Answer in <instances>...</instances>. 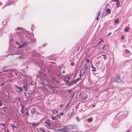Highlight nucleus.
I'll return each mask as SVG.
<instances>
[{"mask_svg":"<svg viewBox=\"0 0 132 132\" xmlns=\"http://www.w3.org/2000/svg\"><path fill=\"white\" fill-rule=\"evenodd\" d=\"M87 68L88 66L87 64L86 63H85L84 64V67H82L80 70L79 75L80 77H81V76H84Z\"/></svg>","mask_w":132,"mask_h":132,"instance_id":"1","label":"nucleus"},{"mask_svg":"<svg viewBox=\"0 0 132 132\" xmlns=\"http://www.w3.org/2000/svg\"><path fill=\"white\" fill-rule=\"evenodd\" d=\"M68 92V96H69L68 99L69 100V103L75 94V93H73L72 90H69ZM69 103H68V104L67 105V107L69 106Z\"/></svg>","mask_w":132,"mask_h":132,"instance_id":"2","label":"nucleus"},{"mask_svg":"<svg viewBox=\"0 0 132 132\" xmlns=\"http://www.w3.org/2000/svg\"><path fill=\"white\" fill-rule=\"evenodd\" d=\"M79 78H78L77 79H75L73 81H71L70 82H69L68 80H67V85L69 86H70L73 85V84H76L79 80Z\"/></svg>","mask_w":132,"mask_h":132,"instance_id":"3","label":"nucleus"},{"mask_svg":"<svg viewBox=\"0 0 132 132\" xmlns=\"http://www.w3.org/2000/svg\"><path fill=\"white\" fill-rule=\"evenodd\" d=\"M56 131H60V132H66V127H64V128H61L60 129H57L56 130Z\"/></svg>","mask_w":132,"mask_h":132,"instance_id":"4","label":"nucleus"},{"mask_svg":"<svg viewBox=\"0 0 132 132\" xmlns=\"http://www.w3.org/2000/svg\"><path fill=\"white\" fill-rule=\"evenodd\" d=\"M120 79V77L119 75H118L116 76L115 79V81L116 82H117L118 81V80Z\"/></svg>","mask_w":132,"mask_h":132,"instance_id":"5","label":"nucleus"},{"mask_svg":"<svg viewBox=\"0 0 132 132\" xmlns=\"http://www.w3.org/2000/svg\"><path fill=\"white\" fill-rule=\"evenodd\" d=\"M27 45V44L26 43L24 42L21 45H19L18 46V48H21L22 47L24 46Z\"/></svg>","mask_w":132,"mask_h":132,"instance_id":"6","label":"nucleus"},{"mask_svg":"<svg viewBox=\"0 0 132 132\" xmlns=\"http://www.w3.org/2000/svg\"><path fill=\"white\" fill-rule=\"evenodd\" d=\"M11 126L12 127L13 130H15L17 128H18L17 127L14 126V125H11Z\"/></svg>","mask_w":132,"mask_h":132,"instance_id":"7","label":"nucleus"},{"mask_svg":"<svg viewBox=\"0 0 132 132\" xmlns=\"http://www.w3.org/2000/svg\"><path fill=\"white\" fill-rule=\"evenodd\" d=\"M106 12L107 14H109L111 13V10L110 9L108 8L106 9Z\"/></svg>","mask_w":132,"mask_h":132,"instance_id":"8","label":"nucleus"},{"mask_svg":"<svg viewBox=\"0 0 132 132\" xmlns=\"http://www.w3.org/2000/svg\"><path fill=\"white\" fill-rule=\"evenodd\" d=\"M15 86L21 92H22V89L21 87H19L17 85H16Z\"/></svg>","mask_w":132,"mask_h":132,"instance_id":"9","label":"nucleus"},{"mask_svg":"<svg viewBox=\"0 0 132 132\" xmlns=\"http://www.w3.org/2000/svg\"><path fill=\"white\" fill-rule=\"evenodd\" d=\"M31 113H35L36 112V110L35 108H32L31 110Z\"/></svg>","mask_w":132,"mask_h":132,"instance_id":"10","label":"nucleus"},{"mask_svg":"<svg viewBox=\"0 0 132 132\" xmlns=\"http://www.w3.org/2000/svg\"><path fill=\"white\" fill-rule=\"evenodd\" d=\"M116 5L117 6V8H118L120 6V3L119 1H118L117 2V3H116Z\"/></svg>","mask_w":132,"mask_h":132,"instance_id":"11","label":"nucleus"},{"mask_svg":"<svg viewBox=\"0 0 132 132\" xmlns=\"http://www.w3.org/2000/svg\"><path fill=\"white\" fill-rule=\"evenodd\" d=\"M87 120L89 122H91L93 121V119L92 117H90L89 118H88Z\"/></svg>","mask_w":132,"mask_h":132,"instance_id":"12","label":"nucleus"},{"mask_svg":"<svg viewBox=\"0 0 132 132\" xmlns=\"http://www.w3.org/2000/svg\"><path fill=\"white\" fill-rule=\"evenodd\" d=\"M27 84H24L23 87V88L25 89V91H26L27 90Z\"/></svg>","mask_w":132,"mask_h":132,"instance_id":"13","label":"nucleus"},{"mask_svg":"<svg viewBox=\"0 0 132 132\" xmlns=\"http://www.w3.org/2000/svg\"><path fill=\"white\" fill-rule=\"evenodd\" d=\"M119 19H117L114 20V22L115 23L117 24L119 23Z\"/></svg>","mask_w":132,"mask_h":132,"instance_id":"14","label":"nucleus"},{"mask_svg":"<svg viewBox=\"0 0 132 132\" xmlns=\"http://www.w3.org/2000/svg\"><path fill=\"white\" fill-rule=\"evenodd\" d=\"M92 68L93 69L92 70V71H96V69L93 67L92 64Z\"/></svg>","mask_w":132,"mask_h":132,"instance_id":"15","label":"nucleus"},{"mask_svg":"<svg viewBox=\"0 0 132 132\" xmlns=\"http://www.w3.org/2000/svg\"><path fill=\"white\" fill-rule=\"evenodd\" d=\"M45 123L46 124H47L48 125L50 126H51V123L50 121H46L45 122Z\"/></svg>","mask_w":132,"mask_h":132,"instance_id":"16","label":"nucleus"},{"mask_svg":"<svg viewBox=\"0 0 132 132\" xmlns=\"http://www.w3.org/2000/svg\"><path fill=\"white\" fill-rule=\"evenodd\" d=\"M64 113L63 112L60 113L59 114H57V116L58 117H59L61 115H63Z\"/></svg>","mask_w":132,"mask_h":132,"instance_id":"17","label":"nucleus"},{"mask_svg":"<svg viewBox=\"0 0 132 132\" xmlns=\"http://www.w3.org/2000/svg\"><path fill=\"white\" fill-rule=\"evenodd\" d=\"M58 112V111L56 110H54L52 111V113L53 114H56Z\"/></svg>","mask_w":132,"mask_h":132,"instance_id":"18","label":"nucleus"},{"mask_svg":"<svg viewBox=\"0 0 132 132\" xmlns=\"http://www.w3.org/2000/svg\"><path fill=\"white\" fill-rule=\"evenodd\" d=\"M102 56L103 57V58L105 59H106L107 58V57L106 55H102Z\"/></svg>","mask_w":132,"mask_h":132,"instance_id":"19","label":"nucleus"},{"mask_svg":"<svg viewBox=\"0 0 132 132\" xmlns=\"http://www.w3.org/2000/svg\"><path fill=\"white\" fill-rule=\"evenodd\" d=\"M129 27H127L125 29V31L126 32H128L129 29Z\"/></svg>","mask_w":132,"mask_h":132,"instance_id":"20","label":"nucleus"},{"mask_svg":"<svg viewBox=\"0 0 132 132\" xmlns=\"http://www.w3.org/2000/svg\"><path fill=\"white\" fill-rule=\"evenodd\" d=\"M100 39L101 40V41L98 42V43L97 44V45H98L100 44L102 42H103V40L102 39Z\"/></svg>","mask_w":132,"mask_h":132,"instance_id":"21","label":"nucleus"},{"mask_svg":"<svg viewBox=\"0 0 132 132\" xmlns=\"http://www.w3.org/2000/svg\"><path fill=\"white\" fill-rule=\"evenodd\" d=\"M32 125L33 126H37L39 124L38 123H37V124H35V123H32Z\"/></svg>","mask_w":132,"mask_h":132,"instance_id":"22","label":"nucleus"},{"mask_svg":"<svg viewBox=\"0 0 132 132\" xmlns=\"http://www.w3.org/2000/svg\"><path fill=\"white\" fill-rule=\"evenodd\" d=\"M125 52L126 53H130V51L127 49L126 50Z\"/></svg>","mask_w":132,"mask_h":132,"instance_id":"23","label":"nucleus"},{"mask_svg":"<svg viewBox=\"0 0 132 132\" xmlns=\"http://www.w3.org/2000/svg\"><path fill=\"white\" fill-rule=\"evenodd\" d=\"M23 28H22V27H18L17 28V30H22L23 29Z\"/></svg>","mask_w":132,"mask_h":132,"instance_id":"24","label":"nucleus"},{"mask_svg":"<svg viewBox=\"0 0 132 132\" xmlns=\"http://www.w3.org/2000/svg\"><path fill=\"white\" fill-rule=\"evenodd\" d=\"M100 63V62L99 61H97L96 63V64L98 65Z\"/></svg>","mask_w":132,"mask_h":132,"instance_id":"25","label":"nucleus"},{"mask_svg":"<svg viewBox=\"0 0 132 132\" xmlns=\"http://www.w3.org/2000/svg\"><path fill=\"white\" fill-rule=\"evenodd\" d=\"M21 113H23V108L22 107L21 109Z\"/></svg>","mask_w":132,"mask_h":132,"instance_id":"26","label":"nucleus"},{"mask_svg":"<svg viewBox=\"0 0 132 132\" xmlns=\"http://www.w3.org/2000/svg\"><path fill=\"white\" fill-rule=\"evenodd\" d=\"M75 63L73 62H71V63H70V65H71V66H73L75 65Z\"/></svg>","mask_w":132,"mask_h":132,"instance_id":"27","label":"nucleus"},{"mask_svg":"<svg viewBox=\"0 0 132 132\" xmlns=\"http://www.w3.org/2000/svg\"><path fill=\"white\" fill-rule=\"evenodd\" d=\"M27 94H29L28 93H24V95H25L26 96V97H27Z\"/></svg>","mask_w":132,"mask_h":132,"instance_id":"28","label":"nucleus"},{"mask_svg":"<svg viewBox=\"0 0 132 132\" xmlns=\"http://www.w3.org/2000/svg\"><path fill=\"white\" fill-rule=\"evenodd\" d=\"M56 117L55 116V117H52L51 118L52 120H55V118H56Z\"/></svg>","mask_w":132,"mask_h":132,"instance_id":"29","label":"nucleus"},{"mask_svg":"<svg viewBox=\"0 0 132 132\" xmlns=\"http://www.w3.org/2000/svg\"><path fill=\"white\" fill-rule=\"evenodd\" d=\"M71 77L70 76H68L67 77V79L68 80H70V79Z\"/></svg>","mask_w":132,"mask_h":132,"instance_id":"30","label":"nucleus"},{"mask_svg":"<svg viewBox=\"0 0 132 132\" xmlns=\"http://www.w3.org/2000/svg\"><path fill=\"white\" fill-rule=\"evenodd\" d=\"M1 125L3 126V127H4L5 126V124L4 123H1Z\"/></svg>","mask_w":132,"mask_h":132,"instance_id":"31","label":"nucleus"},{"mask_svg":"<svg viewBox=\"0 0 132 132\" xmlns=\"http://www.w3.org/2000/svg\"><path fill=\"white\" fill-rule=\"evenodd\" d=\"M101 14V12L99 11L98 12V16H99Z\"/></svg>","mask_w":132,"mask_h":132,"instance_id":"32","label":"nucleus"},{"mask_svg":"<svg viewBox=\"0 0 132 132\" xmlns=\"http://www.w3.org/2000/svg\"><path fill=\"white\" fill-rule=\"evenodd\" d=\"M119 0H112V1L113 2H117L119 1Z\"/></svg>","mask_w":132,"mask_h":132,"instance_id":"33","label":"nucleus"},{"mask_svg":"<svg viewBox=\"0 0 132 132\" xmlns=\"http://www.w3.org/2000/svg\"><path fill=\"white\" fill-rule=\"evenodd\" d=\"M8 71H10V70H4V71H3V72H7Z\"/></svg>","mask_w":132,"mask_h":132,"instance_id":"34","label":"nucleus"},{"mask_svg":"<svg viewBox=\"0 0 132 132\" xmlns=\"http://www.w3.org/2000/svg\"><path fill=\"white\" fill-rule=\"evenodd\" d=\"M121 39L122 40H123L124 39V37L123 36H122L121 37Z\"/></svg>","mask_w":132,"mask_h":132,"instance_id":"35","label":"nucleus"},{"mask_svg":"<svg viewBox=\"0 0 132 132\" xmlns=\"http://www.w3.org/2000/svg\"><path fill=\"white\" fill-rule=\"evenodd\" d=\"M86 61L87 62V63H88V62H90L89 60H88V59H87L86 60Z\"/></svg>","mask_w":132,"mask_h":132,"instance_id":"36","label":"nucleus"},{"mask_svg":"<svg viewBox=\"0 0 132 132\" xmlns=\"http://www.w3.org/2000/svg\"><path fill=\"white\" fill-rule=\"evenodd\" d=\"M76 119H78V121H79V117H78V116L76 117Z\"/></svg>","mask_w":132,"mask_h":132,"instance_id":"37","label":"nucleus"},{"mask_svg":"<svg viewBox=\"0 0 132 132\" xmlns=\"http://www.w3.org/2000/svg\"><path fill=\"white\" fill-rule=\"evenodd\" d=\"M11 4H12V3H10L9 4L8 3V4H7L6 5H10Z\"/></svg>","mask_w":132,"mask_h":132,"instance_id":"38","label":"nucleus"},{"mask_svg":"<svg viewBox=\"0 0 132 132\" xmlns=\"http://www.w3.org/2000/svg\"><path fill=\"white\" fill-rule=\"evenodd\" d=\"M87 97H84V98H83V99H85V100H86L87 98Z\"/></svg>","mask_w":132,"mask_h":132,"instance_id":"39","label":"nucleus"},{"mask_svg":"<svg viewBox=\"0 0 132 132\" xmlns=\"http://www.w3.org/2000/svg\"><path fill=\"white\" fill-rule=\"evenodd\" d=\"M111 32H110L109 34H108V35L109 36V35H111Z\"/></svg>","mask_w":132,"mask_h":132,"instance_id":"40","label":"nucleus"},{"mask_svg":"<svg viewBox=\"0 0 132 132\" xmlns=\"http://www.w3.org/2000/svg\"><path fill=\"white\" fill-rule=\"evenodd\" d=\"M98 17H99V16H98L96 18V20H98Z\"/></svg>","mask_w":132,"mask_h":132,"instance_id":"41","label":"nucleus"},{"mask_svg":"<svg viewBox=\"0 0 132 132\" xmlns=\"http://www.w3.org/2000/svg\"><path fill=\"white\" fill-rule=\"evenodd\" d=\"M31 85H34V84L33 83V82H32V81L31 82Z\"/></svg>","mask_w":132,"mask_h":132,"instance_id":"42","label":"nucleus"},{"mask_svg":"<svg viewBox=\"0 0 132 132\" xmlns=\"http://www.w3.org/2000/svg\"><path fill=\"white\" fill-rule=\"evenodd\" d=\"M62 79L64 81H65V78H62Z\"/></svg>","mask_w":132,"mask_h":132,"instance_id":"43","label":"nucleus"},{"mask_svg":"<svg viewBox=\"0 0 132 132\" xmlns=\"http://www.w3.org/2000/svg\"><path fill=\"white\" fill-rule=\"evenodd\" d=\"M16 44H18V45H19V44L17 42H16Z\"/></svg>","mask_w":132,"mask_h":132,"instance_id":"44","label":"nucleus"},{"mask_svg":"<svg viewBox=\"0 0 132 132\" xmlns=\"http://www.w3.org/2000/svg\"><path fill=\"white\" fill-rule=\"evenodd\" d=\"M63 105L62 104H61V105L60 106V108H61L63 106Z\"/></svg>","mask_w":132,"mask_h":132,"instance_id":"45","label":"nucleus"},{"mask_svg":"<svg viewBox=\"0 0 132 132\" xmlns=\"http://www.w3.org/2000/svg\"><path fill=\"white\" fill-rule=\"evenodd\" d=\"M13 54H8L7 55H12Z\"/></svg>","mask_w":132,"mask_h":132,"instance_id":"46","label":"nucleus"},{"mask_svg":"<svg viewBox=\"0 0 132 132\" xmlns=\"http://www.w3.org/2000/svg\"><path fill=\"white\" fill-rule=\"evenodd\" d=\"M26 114L27 115H28V113L27 112L26 113Z\"/></svg>","mask_w":132,"mask_h":132,"instance_id":"47","label":"nucleus"},{"mask_svg":"<svg viewBox=\"0 0 132 132\" xmlns=\"http://www.w3.org/2000/svg\"><path fill=\"white\" fill-rule=\"evenodd\" d=\"M65 72V71H63L62 72L63 73H64Z\"/></svg>","mask_w":132,"mask_h":132,"instance_id":"48","label":"nucleus"},{"mask_svg":"<svg viewBox=\"0 0 132 132\" xmlns=\"http://www.w3.org/2000/svg\"><path fill=\"white\" fill-rule=\"evenodd\" d=\"M50 87L52 89V86H51V85H50Z\"/></svg>","mask_w":132,"mask_h":132,"instance_id":"49","label":"nucleus"},{"mask_svg":"<svg viewBox=\"0 0 132 132\" xmlns=\"http://www.w3.org/2000/svg\"><path fill=\"white\" fill-rule=\"evenodd\" d=\"M42 130L43 131V132H45V130H43V129H42Z\"/></svg>","mask_w":132,"mask_h":132,"instance_id":"50","label":"nucleus"},{"mask_svg":"<svg viewBox=\"0 0 132 132\" xmlns=\"http://www.w3.org/2000/svg\"><path fill=\"white\" fill-rule=\"evenodd\" d=\"M102 48H103V49H104V46H103V47Z\"/></svg>","mask_w":132,"mask_h":132,"instance_id":"51","label":"nucleus"},{"mask_svg":"<svg viewBox=\"0 0 132 132\" xmlns=\"http://www.w3.org/2000/svg\"><path fill=\"white\" fill-rule=\"evenodd\" d=\"M95 106V105H92V106L93 107H94Z\"/></svg>","mask_w":132,"mask_h":132,"instance_id":"52","label":"nucleus"},{"mask_svg":"<svg viewBox=\"0 0 132 132\" xmlns=\"http://www.w3.org/2000/svg\"><path fill=\"white\" fill-rule=\"evenodd\" d=\"M55 82H58V81L57 80H56V81H55Z\"/></svg>","mask_w":132,"mask_h":132,"instance_id":"53","label":"nucleus"},{"mask_svg":"<svg viewBox=\"0 0 132 132\" xmlns=\"http://www.w3.org/2000/svg\"><path fill=\"white\" fill-rule=\"evenodd\" d=\"M19 57H20V58H22V57H21V56H20Z\"/></svg>","mask_w":132,"mask_h":132,"instance_id":"54","label":"nucleus"},{"mask_svg":"<svg viewBox=\"0 0 132 132\" xmlns=\"http://www.w3.org/2000/svg\"><path fill=\"white\" fill-rule=\"evenodd\" d=\"M127 132H129V130Z\"/></svg>","mask_w":132,"mask_h":132,"instance_id":"55","label":"nucleus"},{"mask_svg":"<svg viewBox=\"0 0 132 132\" xmlns=\"http://www.w3.org/2000/svg\"><path fill=\"white\" fill-rule=\"evenodd\" d=\"M7 130H8V131H7V132H9V131H8V129Z\"/></svg>","mask_w":132,"mask_h":132,"instance_id":"56","label":"nucleus"},{"mask_svg":"<svg viewBox=\"0 0 132 132\" xmlns=\"http://www.w3.org/2000/svg\"><path fill=\"white\" fill-rule=\"evenodd\" d=\"M80 94H79V96H80Z\"/></svg>","mask_w":132,"mask_h":132,"instance_id":"57","label":"nucleus"}]
</instances>
